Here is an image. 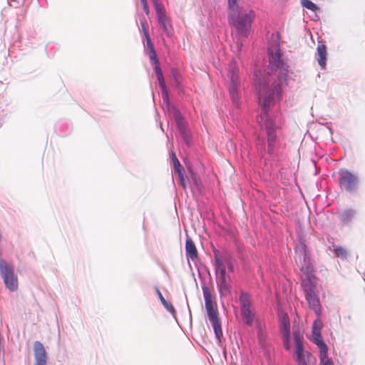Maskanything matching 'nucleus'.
I'll return each instance as SVG.
<instances>
[{
    "label": "nucleus",
    "instance_id": "f03ea898",
    "mask_svg": "<svg viewBox=\"0 0 365 365\" xmlns=\"http://www.w3.org/2000/svg\"><path fill=\"white\" fill-rule=\"evenodd\" d=\"M230 10L229 19L230 24L237 29L238 34L247 37L250 33L252 20L255 16L253 11L240 12L238 0H227Z\"/></svg>",
    "mask_w": 365,
    "mask_h": 365
},
{
    "label": "nucleus",
    "instance_id": "2eb2a0df",
    "mask_svg": "<svg viewBox=\"0 0 365 365\" xmlns=\"http://www.w3.org/2000/svg\"><path fill=\"white\" fill-rule=\"evenodd\" d=\"M186 255L188 258L194 260L197 257V251L195 243L191 238L187 237L185 243Z\"/></svg>",
    "mask_w": 365,
    "mask_h": 365
},
{
    "label": "nucleus",
    "instance_id": "9b49d317",
    "mask_svg": "<svg viewBox=\"0 0 365 365\" xmlns=\"http://www.w3.org/2000/svg\"><path fill=\"white\" fill-rule=\"evenodd\" d=\"M202 292L205 299V309L207 310L208 317H213L218 315L215 295L207 287H202Z\"/></svg>",
    "mask_w": 365,
    "mask_h": 365
},
{
    "label": "nucleus",
    "instance_id": "b1692460",
    "mask_svg": "<svg viewBox=\"0 0 365 365\" xmlns=\"http://www.w3.org/2000/svg\"><path fill=\"white\" fill-rule=\"evenodd\" d=\"M302 5L312 11H315L318 9L317 5L309 0H302Z\"/></svg>",
    "mask_w": 365,
    "mask_h": 365
},
{
    "label": "nucleus",
    "instance_id": "2f4dec72",
    "mask_svg": "<svg viewBox=\"0 0 365 365\" xmlns=\"http://www.w3.org/2000/svg\"><path fill=\"white\" fill-rule=\"evenodd\" d=\"M143 10L145 12V14H149V8H148V4L143 5Z\"/></svg>",
    "mask_w": 365,
    "mask_h": 365
},
{
    "label": "nucleus",
    "instance_id": "c85d7f7f",
    "mask_svg": "<svg viewBox=\"0 0 365 365\" xmlns=\"http://www.w3.org/2000/svg\"><path fill=\"white\" fill-rule=\"evenodd\" d=\"M141 26H142V30L144 34V36L149 35L148 30V24H147L145 19H144L143 21H141Z\"/></svg>",
    "mask_w": 365,
    "mask_h": 365
},
{
    "label": "nucleus",
    "instance_id": "6ab92c4d",
    "mask_svg": "<svg viewBox=\"0 0 365 365\" xmlns=\"http://www.w3.org/2000/svg\"><path fill=\"white\" fill-rule=\"evenodd\" d=\"M317 61L322 68H325L327 61V48L323 44L319 45L317 47Z\"/></svg>",
    "mask_w": 365,
    "mask_h": 365
},
{
    "label": "nucleus",
    "instance_id": "c756f323",
    "mask_svg": "<svg viewBox=\"0 0 365 365\" xmlns=\"http://www.w3.org/2000/svg\"><path fill=\"white\" fill-rule=\"evenodd\" d=\"M145 40H146V44L148 48L150 49V51L154 50L153 44L151 41L150 37L149 35L145 36Z\"/></svg>",
    "mask_w": 365,
    "mask_h": 365
},
{
    "label": "nucleus",
    "instance_id": "0eeeda50",
    "mask_svg": "<svg viewBox=\"0 0 365 365\" xmlns=\"http://www.w3.org/2000/svg\"><path fill=\"white\" fill-rule=\"evenodd\" d=\"M278 323L284 346L289 351L291 349L290 322L288 314L284 311L279 310L278 312Z\"/></svg>",
    "mask_w": 365,
    "mask_h": 365
},
{
    "label": "nucleus",
    "instance_id": "1a4fd4ad",
    "mask_svg": "<svg viewBox=\"0 0 365 365\" xmlns=\"http://www.w3.org/2000/svg\"><path fill=\"white\" fill-rule=\"evenodd\" d=\"M340 175L339 183L341 187L351 192L354 190L358 185V178L347 170L341 169L339 171Z\"/></svg>",
    "mask_w": 365,
    "mask_h": 365
},
{
    "label": "nucleus",
    "instance_id": "5701e85b",
    "mask_svg": "<svg viewBox=\"0 0 365 365\" xmlns=\"http://www.w3.org/2000/svg\"><path fill=\"white\" fill-rule=\"evenodd\" d=\"M355 212L352 210H347L344 211L341 214V220L344 222H346L351 220V218L354 215Z\"/></svg>",
    "mask_w": 365,
    "mask_h": 365
},
{
    "label": "nucleus",
    "instance_id": "aec40b11",
    "mask_svg": "<svg viewBox=\"0 0 365 365\" xmlns=\"http://www.w3.org/2000/svg\"><path fill=\"white\" fill-rule=\"evenodd\" d=\"M255 328L257 330V338L259 342L262 344L264 342L266 339V333L264 331V323L260 320H256V324H254Z\"/></svg>",
    "mask_w": 365,
    "mask_h": 365
},
{
    "label": "nucleus",
    "instance_id": "20e7f679",
    "mask_svg": "<svg viewBox=\"0 0 365 365\" xmlns=\"http://www.w3.org/2000/svg\"><path fill=\"white\" fill-rule=\"evenodd\" d=\"M227 75L230 80L228 86L230 96L233 104L236 107H238L240 103V87L238 77V68L235 63L229 64Z\"/></svg>",
    "mask_w": 365,
    "mask_h": 365
},
{
    "label": "nucleus",
    "instance_id": "72a5a7b5",
    "mask_svg": "<svg viewBox=\"0 0 365 365\" xmlns=\"http://www.w3.org/2000/svg\"><path fill=\"white\" fill-rule=\"evenodd\" d=\"M142 5L148 4L147 0H140Z\"/></svg>",
    "mask_w": 365,
    "mask_h": 365
},
{
    "label": "nucleus",
    "instance_id": "cd10ccee",
    "mask_svg": "<svg viewBox=\"0 0 365 365\" xmlns=\"http://www.w3.org/2000/svg\"><path fill=\"white\" fill-rule=\"evenodd\" d=\"M322 365H333V363L330 359L328 358L327 354H324V357L319 355Z\"/></svg>",
    "mask_w": 365,
    "mask_h": 365
},
{
    "label": "nucleus",
    "instance_id": "bb28decb",
    "mask_svg": "<svg viewBox=\"0 0 365 365\" xmlns=\"http://www.w3.org/2000/svg\"><path fill=\"white\" fill-rule=\"evenodd\" d=\"M175 120L178 125V127H179V129L180 130L181 133H184V125L182 124V117H181V115L180 113H175Z\"/></svg>",
    "mask_w": 365,
    "mask_h": 365
},
{
    "label": "nucleus",
    "instance_id": "f3484780",
    "mask_svg": "<svg viewBox=\"0 0 365 365\" xmlns=\"http://www.w3.org/2000/svg\"><path fill=\"white\" fill-rule=\"evenodd\" d=\"M312 341L318 346L319 355L324 357V354H327V346L324 342L321 334H312Z\"/></svg>",
    "mask_w": 365,
    "mask_h": 365
},
{
    "label": "nucleus",
    "instance_id": "4be33fe9",
    "mask_svg": "<svg viewBox=\"0 0 365 365\" xmlns=\"http://www.w3.org/2000/svg\"><path fill=\"white\" fill-rule=\"evenodd\" d=\"M158 296H159V298H160L161 302L163 303L164 307L167 309V310L169 311L170 312H174L175 309H174L173 306L165 299L163 294H161V292L159 290H158Z\"/></svg>",
    "mask_w": 365,
    "mask_h": 365
},
{
    "label": "nucleus",
    "instance_id": "7ed1b4c3",
    "mask_svg": "<svg viewBox=\"0 0 365 365\" xmlns=\"http://www.w3.org/2000/svg\"><path fill=\"white\" fill-rule=\"evenodd\" d=\"M216 282L219 289L220 297H225L231 292V278L227 274V269L229 272H232L234 267L232 262L225 258L215 257V260Z\"/></svg>",
    "mask_w": 365,
    "mask_h": 365
},
{
    "label": "nucleus",
    "instance_id": "ddd939ff",
    "mask_svg": "<svg viewBox=\"0 0 365 365\" xmlns=\"http://www.w3.org/2000/svg\"><path fill=\"white\" fill-rule=\"evenodd\" d=\"M306 299L307 300L309 307L314 311L316 314L319 316L321 312L319 300L315 295L314 288L312 285L305 287Z\"/></svg>",
    "mask_w": 365,
    "mask_h": 365
},
{
    "label": "nucleus",
    "instance_id": "9d476101",
    "mask_svg": "<svg viewBox=\"0 0 365 365\" xmlns=\"http://www.w3.org/2000/svg\"><path fill=\"white\" fill-rule=\"evenodd\" d=\"M155 10L158 17V21L163 31L168 34H170L171 26L169 19L165 14V8L160 0H153Z\"/></svg>",
    "mask_w": 365,
    "mask_h": 365
},
{
    "label": "nucleus",
    "instance_id": "6e6552de",
    "mask_svg": "<svg viewBox=\"0 0 365 365\" xmlns=\"http://www.w3.org/2000/svg\"><path fill=\"white\" fill-rule=\"evenodd\" d=\"M294 340L295 344V355L298 365H307L309 362L312 355L305 351L303 348V334L299 331H294L293 332Z\"/></svg>",
    "mask_w": 365,
    "mask_h": 365
},
{
    "label": "nucleus",
    "instance_id": "a211bd4d",
    "mask_svg": "<svg viewBox=\"0 0 365 365\" xmlns=\"http://www.w3.org/2000/svg\"><path fill=\"white\" fill-rule=\"evenodd\" d=\"M208 319L212 324L216 338L220 342L221 338L222 337V331L218 315L213 317H208Z\"/></svg>",
    "mask_w": 365,
    "mask_h": 365
},
{
    "label": "nucleus",
    "instance_id": "f257e3e1",
    "mask_svg": "<svg viewBox=\"0 0 365 365\" xmlns=\"http://www.w3.org/2000/svg\"><path fill=\"white\" fill-rule=\"evenodd\" d=\"M273 43L268 47L269 66L267 73L261 71L255 72V83L257 91L259 103L262 113L258 122L262 130L266 131L268 143V153L272 154L274 150L276 126L268 114L269 108L282 98L281 83L285 81L288 73V66L282 58L279 36L272 34Z\"/></svg>",
    "mask_w": 365,
    "mask_h": 365
},
{
    "label": "nucleus",
    "instance_id": "f8f14e48",
    "mask_svg": "<svg viewBox=\"0 0 365 365\" xmlns=\"http://www.w3.org/2000/svg\"><path fill=\"white\" fill-rule=\"evenodd\" d=\"M150 58L155 64V71L159 82L160 87L161 88L163 98H168V91L166 88L165 83L164 81L163 72L159 66L158 60L157 58V55L155 49L153 51H150Z\"/></svg>",
    "mask_w": 365,
    "mask_h": 365
},
{
    "label": "nucleus",
    "instance_id": "423d86ee",
    "mask_svg": "<svg viewBox=\"0 0 365 365\" xmlns=\"http://www.w3.org/2000/svg\"><path fill=\"white\" fill-rule=\"evenodd\" d=\"M0 273L6 287L11 292L16 291L18 289V279L13 266L5 260L0 259Z\"/></svg>",
    "mask_w": 365,
    "mask_h": 365
},
{
    "label": "nucleus",
    "instance_id": "dca6fc26",
    "mask_svg": "<svg viewBox=\"0 0 365 365\" xmlns=\"http://www.w3.org/2000/svg\"><path fill=\"white\" fill-rule=\"evenodd\" d=\"M312 341L318 346L319 355L324 357V354H327V346L324 342L321 334H312Z\"/></svg>",
    "mask_w": 365,
    "mask_h": 365
},
{
    "label": "nucleus",
    "instance_id": "412c9836",
    "mask_svg": "<svg viewBox=\"0 0 365 365\" xmlns=\"http://www.w3.org/2000/svg\"><path fill=\"white\" fill-rule=\"evenodd\" d=\"M173 158L175 170L179 175V177H180V179L181 185L185 188V182H184L183 175H182V168H181V165L180 164V162H179V160H178V158H176V156H175V155L174 153H173Z\"/></svg>",
    "mask_w": 365,
    "mask_h": 365
},
{
    "label": "nucleus",
    "instance_id": "a878e982",
    "mask_svg": "<svg viewBox=\"0 0 365 365\" xmlns=\"http://www.w3.org/2000/svg\"><path fill=\"white\" fill-rule=\"evenodd\" d=\"M334 252L338 257H341L342 259L346 258L347 252L343 247H336Z\"/></svg>",
    "mask_w": 365,
    "mask_h": 365
},
{
    "label": "nucleus",
    "instance_id": "7c9ffc66",
    "mask_svg": "<svg viewBox=\"0 0 365 365\" xmlns=\"http://www.w3.org/2000/svg\"><path fill=\"white\" fill-rule=\"evenodd\" d=\"M303 253H297V260H301V259L303 257L304 260L306 259V252H305V247H303Z\"/></svg>",
    "mask_w": 365,
    "mask_h": 365
},
{
    "label": "nucleus",
    "instance_id": "39448f33",
    "mask_svg": "<svg viewBox=\"0 0 365 365\" xmlns=\"http://www.w3.org/2000/svg\"><path fill=\"white\" fill-rule=\"evenodd\" d=\"M240 302L241 305V314L245 323L249 326L256 324V320L259 319L256 318L250 295L242 292L240 297Z\"/></svg>",
    "mask_w": 365,
    "mask_h": 365
},
{
    "label": "nucleus",
    "instance_id": "4468645a",
    "mask_svg": "<svg viewBox=\"0 0 365 365\" xmlns=\"http://www.w3.org/2000/svg\"><path fill=\"white\" fill-rule=\"evenodd\" d=\"M35 365L46 364V353L43 344L39 341L34 342Z\"/></svg>",
    "mask_w": 365,
    "mask_h": 365
},
{
    "label": "nucleus",
    "instance_id": "473e14b6",
    "mask_svg": "<svg viewBox=\"0 0 365 365\" xmlns=\"http://www.w3.org/2000/svg\"><path fill=\"white\" fill-rule=\"evenodd\" d=\"M173 75L174 76V78H175V81H178V79H177V72H176L175 70L173 71Z\"/></svg>",
    "mask_w": 365,
    "mask_h": 365
},
{
    "label": "nucleus",
    "instance_id": "393cba45",
    "mask_svg": "<svg viewBox=\"0 0 365 365\" xmlns=\"http://www.w3.org/2000/svg\"><path fill=\"white\" fill-rule=\"evenodd\" d=\"M322 322L320 319H316L312 327V334H321Z\"/></svg>",
    "mask_w": 365,
    "mask_h": 365
}]
</instances>
